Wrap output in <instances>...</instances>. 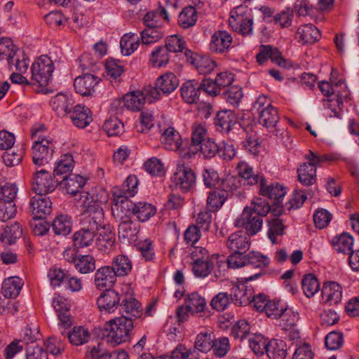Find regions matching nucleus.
<instances>
[{
  "label": "nucleus",
  "instance_id": "46",
  "mask_svg": "<svg viewBox=\"0 0 359 359\" xmlns=\"http://www.w3.org/2000/svg\"><path fill=\"white\" fill-rule=\"evenodd\" d=\"M332 243L338 252L349 254L353 250V238L347 233H343L334 237Z\"/></svg>",
  "mask_w": 359,
  "mask_h": 359
},
{
  "label": "nucleus",
  "instance_id": "32",
  "mask_svg": "<svg viewBox=\"0 0 359 359\" xmlns=\"http://www.w3.org/2000/svg\"><path fill=\"white\" fill-rule=\"evenodd\" d=\"M297 37L303 45H311L320 39V32L313 25H304L298 29Z\"/></svg>",
  "mask_w": 359,
  "mask_h": 359
},
{
  "label": "nucleus",
  "instance_id": "52",
  "mask_svg": "<svg viewBox=\"0 0 359 359\" xmlns=\"http://www.w3.org/2000/svg\"><path fill=\"white\" fill-rule=\"evenodd\" d=\"M302 287L304 294L310 298L316 294L320 289V283L316 276L313 273L304 275L302 280Z\"/></svg>",
  "mask_w": 359,
  "mask_h": 359
},
{
  "label": "nucleus",
  "instance_id": "15",
  "mask_svg": "<svg viewBox=\"0 0 359 359\" xmlns=\"http://www.w3.org/2000/svg\"><path fill=\"white\" fill-rule=\"evenodd\" d=\"M53 306L57 313L60 320V329L61 331L66 332L73 324V317L69 311V305L61 296L55 297L53 299Z\"/></svg>",
  "mask_w": 359,
  "mask_h": 359
},
{
  "label": "nucleus",
  "instance_id": "7",
  "mask_svg": "<svg viewBox=\"0 0 359 359\" xmlns=\"http://www.w3.org/2000/svg\"><path fill=\"white\" fill-rule=\"evenodd\" d=\"M191 258L194 276L203 278L211 273L215 266V259H216L213 255L210 257L208 250L201 247L195 248L191 252Z\"/></svg>",
  "mask_w": 359,
  "mask_h": 359
},
{
  "label": "nucleus",
  "instance_id": "49",
  "mask_svg": "<svg viewBox=\"0 0 359 359\" xmlns=\"http://www.w3.org/2000/svg\"><path fill=\"white\" fill-rule=\"evenodd\" d=\"M156 208L147 202L134 203V215L140 222H146L156 214Z\"/></svg>",
  "mask_w": 359,
  "mask_h": 359
},
{
  "label": "nucleus",
  "instance_id": "53",
  "mask_svg": "<svg viewBox=\"0 0 359 359\" xmlns=\"http://www.w3.org/2000/svg\"><path fill=\"white\" fill-rule=\"evenodd\" d=\"M197 12L194 7H185L178 16V24L183 29L193 27L197 21Z\"/></svg>",
  "mask_w": 359,
  "mask_h": 359
},
{
  "label": "nucleus",
  "instance_id": "37",
  "mask_svg": "<svg viewBox=\"0 0 359 359\" xmlns=\"http://www.w3.org/2000/svg\"><path fill=\"white\" fill-rule=\"evenodd\" d=\"M121 316L128 317L131 322L141 317V304L135 299H124L120 304Z\"/></svg>",
  "mask_w": 359,
  "mask_h": 359
},
{
  "label": "nucleus",
  "instance_id": "27",
  "mask_svg": "<svg viewBox=\"0 0 359 359\" xmlns=\"http://www.w3.org/2000/svg\"><path fill=\"white\" fill-rule=\"evenodd\" d=\"M73 124L80 128H84L93 121L91 111L81 104L74 106L69 114Z\"/></svg>",
  "mask_w": 359,
  "mask_h": 359
},
{
  "label": "nucleus",
  "instance_id": "54",
  "mask_svg": "<svg viewBox=\"0 0 359 359\" xmlns=\"http://www.w3.org/2000/svg\"><path fill=\"white\" fill-rule=\"evenodd\" d=\"M184 304L189 312L191 313L201 312L206 306L205 299L198 292H192L188 294Z\"/></svg>",
  "mask_w": 359,
  "mask_h": 359
},
{
  "label": "nucleus",
  "instance_id": "44",
  "mask_svg": "<svg viewBox=\"0 0 359 359\" xmlns=\"http://www.w3.org/2000/svg\"><path fill=\"white\" fill-rule=\"evenodd\" d=\"M132 266V262L128 257L118 255L113 259L111 268L113 269L116 276H125L131 271Z\"/></svg>",
  "mask_w": 359,
  "mask_h": 359
},
{
  "label": "nucleus",
  "instance_id": "19",
  "mask_svg": "<svg viewBox=\"0 0 359 359\" xmlns=\"http://www.w3.org/2000/svg\"><path fill=\"white\" fill-rule=\"evenodd\" d=\"M116 276L110 266L99 268L94 275V283L99 290L110 288L116 281Z\"/></svg>",
  "mask_w": 359,
  "mask_h": 359
},
{
  "label": "nucleus",
  "instance_id": "9",
  "mask_svg": "<svg viewBox=\"0 0 359 359\" xmlns=\"http://www.w3.org/2000/svg\"><path fill=\"white\" fill-rule=\"evenodd\" d=\"M262 273H256L249 277H242L238 278V284L234 285L231 289L230 297L231 302L239 306H245L249 305L250 299L252 295V290L248 289L245 285L249 281L257 279L262 276Z\"/></svg>",
  "mask_w": 359,
  "mask_h": 359
},
{
  "label": "nucleus",
  "instance_id": "62",
  "mask_svg": "<svg viewBox=\"0 0 359 359\" xmlns=\"http://www.w3.org/2000/svg\"><path fill=\"white\" fill-rule=\"evenodd\" d=\"M108 136H118L124 132L123 123L117 118H110L103 125Z\"/></svg>",
  "mask_w": 359,
  "mask_h": 359
},
{
  "label": "nucleus",
  "instance_id": "29",
  "mask_svg": "<svg viewBox=\"0 0 359 359\" xmlns=\"http://www.w3.org/2000/svg\"><path fill=\"white\" fill-rule=\"evenodd\" d=\"M74 101L66 94L58 93L51 99L52 109L59 115L69 114L73 109Z\"/></svg>",
  "mask_w": 359,
  "mask_h": 359
},
{
  "label": "nucleus",
  "instance_id": "6",
  "mask_svg": "<svg viewBox=\"0 0 359 359\" xmlns=\"http://www.w3.org/2000/svg\"><path fill=\"white\" fill-rule=\"evenodd\" d=\"M236 178L227 176L221 180L217 187L210 191L207 198V206L210 211H217L228 198L229 193L236 189Z\"/></svg>",
  "mask_w": 359,
  "mask_h": 359
},
{
  "label": "nucleus",
  "instance_id": "8",
  "mask_svg": "<svg viewBox=\"0 0 359 359\" xmlns=\"http://www.w3.org/2000/svg\"><path fill=\"white\" fill-rule=\"evenodd\" d=\"M179 86V79L172 72L161 75L155 82V86L146 88L147 95L154 100L160 99L162 95H168Z\"/></svg>",
  "mask_w": 359,
  "mask_h": 359
},
{
  "label": "nucleus",
  "instance_id": "34",
  "mask_svg": "<svg viewBox=\"0 0 359 359\" xmlns=\"http://www.w3.org/2000/svg\"><path fill=\"white\" fill-rule=\"evenodd\" d=\"M236 123L235 116L231 110L219 111L215 120L217 130L224 133H229Z\"/></svg>",
  "mask_w": 359,
  "mask_h": 359
},
{
  "label": "nucleus",
  "instance_id": "10",
  "mask_svg": "<svg viewBox=\"0 0 359 359\" xmlns=\"http://www.w3.org/2000/svg\"><path fill=\"white\" fill-rule=\"evenodd\" d=\"M53 70L52 60L47 55H41L31 67L32 79L41 86L48 85Z\"/></svg>",
  "mask_w": 359,
  "mask_h": 359
},
{
  "label": "nucleus",
  "instance_id": "20",
  "mask_svg": "<svg viewBox=\"0 0 359 359\" xmlns=\"http://www.w3.org/2000/svg\"><path fill=\"white\" fill-rule=\"evenodd\" d=\"M98 227L94 224H88L80 230L76 231L73 235L74 245L76 248H84L90 245L93 241Z\"/></svg>",
  "mask_w": 359,
  "mask_h": 359
},
{
  "label": "nucleus",
  "instance_id": "48",
  "mask_svg": "<svg viewBox=\"0 0 359 359\" xmlns=\"http://www.w3.org/2000/svg\"><path fill=\"white\" fill-rule=\"evenodd\" d=\"M72 226L71 217L65 215L57 216L52 224L53 230L56 235H68L72 231Z\"/></svg>",
  "mask_w": 359,
  "mask_h": 359
},
{
  "label": "nucleus",
  "instance_id": "45",
  "mask_svg": "<svg viewBox=\"0 0 359 359\" xmlns=\"http://www.w3.org/2000/svg\"><path fill=\"white\" fill-rule=\"evenodd\" d=\"M298 180L302 185L310 186L316 180V168L307 162L303 163L297 169Z\"/></svg>",
  "mask_w": 359,
  "mask_h": 359
},
{
  "label": "nucleus",
  "instance_id": "31",
  "mask_svg": "<svg viewBox=\"0 0 359 359\" xmlns=\"http://www.w3.org/2000/svg\"><path fill=\"white\" fill-rule=\"evenodd\" d=\"M181 96L188 104H196L199 101L201 88L198 82L191 80L184 82L180 88Z\"/></svg>",
  "mask_w": 359,
  "mask_h": 359
},
{
  "label": "nucleus",
  "instance_id": "38",
  "mask_svg": "<svg viewBox=\"0 0 359 359\" xmlns=\"http://www.w3.org/2000/svg\"><path fill=\"white\" fill-rule=\"evenodd\" d=\"M22 234V230L18 222H15L11 225H6L3 228L0 240L4 245H11L19 239Z\"/></svg>",
  "mask_w": 359,
  "mask_h": 359
},
{
  "label": "nucleus",
  "instance_id": "18",
  "mask_svg": "<svg viewBox=\"0 0 359 359\" xmlns=\"http://www.w3.org/2000/svg\"><path fill=\"white\" fill-rule=\"evenodd\" d=\"M233 38L226 31L215 32L211 36L210 50L215 53H226L231 47Z\"/></svg>",
  "mask_w": 359,
  "mask_h": 359
},
{
  "label": "nucleus",
  "instance_id": "30",
  "mask_svg": "<svg viewBox=\"0 0 359 359\" xmlns=\"http://www.w3.org/2000/svg\"><path fill=\"white\" fill-rule=\"evenodd\" d=\"M118 236L123 242L129 243L136 241L139 226L131 219L118 222Z\"/></svg>",
  "mask_w": 359,
  "mask_h": 359
},
{
  "label": "nucleus",
  "instance_id": "1",
  "mask_svg": "<svg viewBox=\"0 0 359 359\" xmlns=\"http://www.w3.org/2000/svg\"><path fill=\"white\" fill-rule=\"evenodd\" d=\"M270 210V205L265 200L257 198L252 201L250 206H246L241 216L235 221V226L243 228L248 236L257 234L262 229L263 217Z\"/></svg>",
  "mask_w": 359,
  "mask_h": 359
},
{
  "label": "nucleus",
  "instance_id": "55",
  "mask_svg": "<svg viewBox=\"0 0 359 359\" xmlns=\"http://www.w3.org/2000/svg\"><path fill=\"white\" fill-rule=\"evenodd\" d=\"M213 340L214 337H212V333L208 332H201L197 334L194 342V347L192 349H195L196 352L208 353L212 348Z\"/></svg>",
  "mask_w": 359,
  "mask_h": 359
},
{
  "label": "nucleus",
  "instance_id": "4",
  "mask_svg": "<svg viewBox=\"0 0 359 359\" xmlns=\"http://www.w3.org/2000/svg\"><path fill=\"white\" fill-rule=\"evenodd\" d=\"M161 142L165 150L177 152L182 158H191L196 154V151L188 147V141H183L180 133L173 127H168L163 131Z\"/></svg>",
  "mask_w": 359,
  "mask_h": 359
},
{
  "label": "nucleus",
  "instance_id": "12",
  "mask_svg": "<svg viewBox=\"0 0 359 359\" xmlns=\"http://www.w3.org/2000/svg\"><path fill=\"white\" fill-rule=\"evenodd\" d=\"M176 185L180 186L184 191L191 190L195 184L196 175L195 172L184 163L178 162L173 177Z\"/></svg>",
  "mask_w": 359,
  "mask_h": 359
},
{
  "label": "nucleus",
  "instance_id": "3",
  "mask_svg": "<svg viewBox=\"0 0 359 359\" xmlns=\"http://www.w3.org/2000/svg\"><path fill=\"white\" fill-rule=\"evenodd\" d=\"M229 24L231 29L243 36L253 33V16L252 10L245 4L233 8L230 12Z\"/></svg>",
  "mask_w": 359,
  "mask_h": 359
},
{
  "label": "nucleus",
  "instance_id": "33",
  "mask_svg": "<svg viewBox=\"0 0 359 359\" xmlns=\"http://www.w3.org/2000/svg\"><path fill=\"white\" fill-rule=\"evenodd\" d=\"M86 179L79 175L71 174L66 175L60 182L61 188L71 195H76L85 185Z\"/></svg>",
  "mask_w": 359,
  "mask_h": 359
},
{
  "label": "nucleus",
  "instance_id": "23",
  "mask_svg": "<svg viewBox=\"0 0 359 359\" xmlns=\"http://www.w3.org/2000/svg\"><path fill=\"white\" fill-rule=\"evenodd\" d=\"M146 100H148L149 103L154 101L153 99L149 98L146 92L144 91H133L127 93L124 95L123 102L124 107L131 111H140L144 106Z\"/></svg>",
  "mask_w": 359,
  "mask_h": 359
},
{
  "label": "nucleus",
  "instance_id": "24",
  "mask_svg": "<svg viewBox=\"0 0 359 359\" xmlns=\"http://www.w3.org/2000/svg\"><path fill=\"white\" fill-rule=\"evenodd\" d=\"M169 15L164 6L159 4L158 10L147 12L143 18V23L147 27L161 28L163 22H169Z\"/></svg>",
  "mask_w": 359,
  "mask_h": 359
},
{
  "label": "nucleus",
  "instance_id": "43",
  "mask_svg": "<svg viewBox=\"0 0 359 359\" xmlns=\"http://www.w3.org/2000/svg\"><path fill=\"white\" fill-rule=\"evenodd\" d=\"M269 359H285L287 355L286 344L280 339H272L268 342L266 351Z\"/></svg>",
  "mask_w": 359,
  "mask_h": 359
},
{
  "label": "nucleus",
  "instance_id": "13",
  "mask_svg": "<svg viewBox=\"0 0 359 359\" xmlns=\"http://www.w3.org/2000/svg\"><path fill=\"white\" fill-rule=\"evenodd\" d=\"M29 208L33 219H43L52 212V202L46 195L36 194L30 199Z\"/></svg>",
  "mask_w": 359,
  "mask_h": 359
},
{
  "label": "nucleus",
  "instance_id": "16",
  "mask_svg": "<svg viewBox=\"0 0 359 359\" xmlns=\"http://www.w3.org/2000/svg\"><path fill=\"white\" fill-rule=\"evenodd\" d=\"M100 79L93 74H85L74 79V86L77 93L82 96L92 95L95 91V86Z\"/></svg>",
  "mask_w": 359,
  "mask_h": 359
},
{
  "label": "nucleus",
  "instance_id": "21",
  "mask_svg": "<svg viewBox=\"0 0 359 359\" xmlns=\"http://www.w3.org/2000/svg\"><path fill=\"white\" fill-rule=\"evenodd\" d=\"M259 193L262 196L280 203L286 194V187L278 182L267 184L266 180L264 177L259 183Z\"/></svg>",
  "mask_w": 359,
  "mask_h": 359
},
{
  "label": "nucleus",
  "instance_id": "41",
  "mask_svg": "<svg viewBox=\"0 0 359 359\" xmlns=\"http://www.w3.org/2000/svg\"><path fill=\"white\" fill-rule=\"evenodd\" d=\"M279 121L278 110L273 106L258 114V122L266 128H275Z\"/></svg>",
  "mask_w": 359,
  "mask_h": 359
},
{
  "label": "nucleus",
  "instance_id": "5",
  "mask_svg": "<svg viewBox=\"0 0 359 359\" xmlns=\"http://www.w3.org/2000/svg\"><path fill=\"white\" fill-rule=\"evenodd\" d=\"M39 129H32V137L34 139L32 145V161L36 166L47 164L52 158L54 144L51 140L45 137L37 136Z\"/></svg>",
  "mask_w": 359,
  "mask_h": 359
},
{
  "label": "nucleus",
  "instance_id": "61",
  "mask_svg": "<svg viewBox=\"0 0 359 359\" xmlns=\"http://www.w3.org/2000/svg\"><path fill=\"white\" fill-rule=\"evenodd\" d=\"M185 46L186 41L184 38L178 35L168 36L165 42V48L168 53H182Z\"/></svg>",
  "mask_w": 359,
  "mask_h": 359
},
{
  "label": "nucleus",
  "instance_id": "50",
  "mask_svg": "<svg viewBox=\"0 0 359 359\" xmlns=\"http://www.w3.org/2000/svg\"><path fill=\"white\" fill-rule=\"evenodd\" d=\"M73 262L75 268L81 273H88L95 269V259L89 255L74 257Z\"/></svg>",
  "mask_w": 359,
  "mask_h": 359
},
{
  "label": "nucleus",
  "instance_id": "51",
  "mask_svg": "<svg viewBox=\"0 0 359 359\" xmlns=\"http://www.w3.org/2000/svg\"><path fill=\"white\" fill-rule=\"evenodd\" d=\"M140 45L139 37L133 33L124 34L120 41L121 53L124 55H131Z\"/></svg>",
  "mask_w": 359,
  "mask_h": 359
},
{
  "label": "nucleus",
  "instance_id": "40",
  "mask_svg": "<svg viewBox=\"0 0 359 359\" xmlns=\"http://www.w3.org/2000/svg\"><path fill=\"white\" fill-rule=\"evenodd\" d=\"M22 285L23 283L20 278L10 277L3 282L2 293L6 298H15L20 294Z\"/></svg>",
  "mask_w": 359,
  "mask_h": 359
},
{
  "label": "nucleus",
  "instance_id": "14",
  "mask_svg": "<svg viewBox=\"0 0 359 359\" xmlns=\"http://www.w3.org/2000/svg\"><path fill=\"white\" fill-rule=\"evenodd\" d=\"M134 203L125 197H114V204L111 206L112 216L116 222L130 219L134 215Z\"/></svg>",
  "mask_w": 359,
  "mask_h": 359
},
{
  "label": "nucleus",
  "instance_id": "56",
  "mask_svg": "<svg viewBox=\"0 0 359 359\" xmlns=\"http://www.w3.org/2000/svg\"><path fill=\"white\" fill-rule=\"evenodd\" d=\"M268 238L273 244L277 243V236H283L285 229L280 218H271L268 220Z\"/></svg>",
  "mask_w": 359,
  "mask_h": 359
},
{
  "label": "nucleus",
  "instance_id": "42",
  "mask_svg": "<svg viewBox=\"0 0 359 359\" xmlns=\"http://www.w3.org/2000/svg\"><path fill=\"white\" fill-rule=\"evenodd\" d=\"M18 52L11 39L4 37L0 39V60H6L9 67Z\"/></svg>",
  "mask_w": 359,
  "mask_h": 359
},
{
  "label": "nucleus",
  "instance_id": "11",
  "mask_svg": "<svg viewBox=\"0 0 359 359\" xmlns=\"http://www.w3.org/2000/svg\"><path fill=\"white\" fill-rule=\"evenodd\" d=\"M57 186V180H55L50 172L42 169L36 171L32 179V190L36 194L46 195L53 192Z\"/></svg>",
  "mask_w": 359,
  "mask_h": 359
},
{
  "label": "nucleus",
  "instance_id": "35",
  "mask_svg": "<svg viewBox=\"0 0 359 359\" xmlns=\"http://www.w3.org/2000/svg\"><path fill=\"white\" fill-rule=\"evenodd\" d=\"M63 336H67L69 341L74 346H81L87 343L90 338V334L88 330L83 326H76L69 332L61 331Z\"/></svg>",
  "mask_w": 359,
  "mask_h": 359
},
{
  "label": "nucleus",
  "instance_id": "39",
  "mask_svg": "<svg viewBox=\"0 0 359 359\" xmlns=\"http://www.w3.org/2000/svg\"><path fill=\"white\" fill-rule=\"evenodd\" d=\"M236 170L240 177L246 180L248 184L254 185L259 184L263 176L255 175L253 168L245 161H240L236 165Z\"/></svg>",
  "mask_w": 359,
  "mask_h": 359
},
{
  "label": "nucleus",
  "instance_id": "28",
  "mask_svg": "<svg viewBox=\"0 0 359 359\" xmlns=\"http://www.w3.org/2000/svg\"><path fill=\"white\" fill-rule=\"evenodd\" d=\"M321 294L325 303L330 305H336L341 300L342 287L337 282H326L323 286Z\"/></svg>",
  "mask_w": 359,
  "mask_h": 359
},
{
  "label": "nucleus",
  "instance_id": "22",
  "mask_svg": "<svg viewBox=\"0 0 359 359\" xmlns=\"http://www.w3.org/2000/svg\"><path fill=\"white\" fill-rule=\"evenodd\" d=\"M259 65L264 64L268 59L280 67H285L286 60L282 57L279 50L270 45H262L256 56Z\"/></svg>",
  "mask_w": 359,
  "mask_h": 359
},
{
  "label": "nucleus",
  "instance_id": "59",
  "mask_svg": "<svg viewBox=\"0 0 359 359\" xmlns=\"http://www.w3.org/2000/svg\"><path fill=\"white\" fill-rule=\"evenodd\" d=\"M142 43L144 45L154 43L159 41L164 36L161 28L147 27L140 33Z\"/></svg>",
  "mask_w": 359,
  "mask_h": 359
},
{
  "label": "nucleus",
  "instance_id": "63",
  "mask_svg": "<svg viewBox=\"0 0 359 359\" xmlns=\"http://www.w3.org/2000/svg\"><path fill=\"white\" fill-rule=\"evenodd\" d=\"M105 68L107 75L114 79H116L124 72L123 62L114 58H109L106 60Z\"/></svg>",
  "mask_w": 359,
  "mask_h": 359
},
{
  "label": "nucleus",
  "instance_id": "64",
  "mask_svg": "<svg viewBox=\"0 0 359 359\" xmlns=\"http://www.w3.org/2000/svg\"><path fill=\"white\" fill-rule=\"evenodd\" d=\"M170 359H197V353L195 349L187 348L184 345L180 344L168 355Z\"/></svg>",
  "mask_w": 359,
  "mask_h": 359
},
{
  "label": "nucleus",
  "instance_id": "57",
  "mask_svg": "<svg viewBox=\"0 0 359 359\" xmlns=\"http://www.w3.org/2000/svg\"><path fill=\"white\" fill-rule=\"evenodd\" d=\"M170 60V55L165 46H158L150 55L149 62L155 67L165 66Z\"/></svg>",
  "mask_w": 359,
  "mask_h": 359
},
{
  "label": "nucleus",
  "instance_id": "36",
  "mask_svg": "<svg viewBox=\"0 0 359 359\" xmlns=\"http://www.w3.org/2000/svg\"><path fill=\"white\" fill-rule=\"evenodd\" d=\"M138 180L136 176L129 175L123 182L121 187H114L113 197L130 198L137 193Z\"/></svg>",
  "mask_w": 359,
  "mask_h": 359
},
{
  "label": "nucleus",
  "instance_id": "58",
  "mask_svg": "<svg viewBox=\"0 0 359 359\" xmlns=\"http://www.w3.org/2000/svg\"><path fill=\"white\" fill-rule=\"evenodd\" d=\"M246 266L250 265L254 268L264 269L267 268L270 264V259L263 254L251 251L247 254Z\"/></svg>",
  "mask_w": 359,
  "mask_h": 359
},
{
  "label": "nucleus",
  "instance_id": "60",
  "mask_svg": "<svg viewBox=\"0 0 359 359\" xmlns=\"http://www.w3.org/2000/svg\"><path fill=\"white\" fill-rule=\"evenodd\" d=\"M83 194L81 197H85L86 201H90V203L104 204L109 199L108 192L101 187H96L90 192H83Z\"/></svg>",
  "mask_w": 359,
  "mask_h": 359
},
{
  "label": "nucleus",
  "instance_id": "25",
  "mask_svg": "<svg viewBox=\"0 0 359 359\" xmlns=\"http://www.w3.org/2000/svg\"><path fill=\"white\" fill-rule=\"evenodd\" d=\"M90 201H84L85 203H88L86 208V216L83 219V224H94L95 226L100 227L104 221V212L101 206V203H90Z\"/></svg>",
  "mask_w": 359,
  "mask_h": 359
},
{
  "label": "nucleus",
  "instance_id": "2",
  "mask_svg": "<svg viewBox=\"0 0 359 359\" xmlns=\"http://www.w3.org/2000/svg\"><path fill=\"white\" fill-rule=\"evenodd\" d=\"M133 327V322L128 317L121 316L110 320L105 325V330L109 331L107 341L112 346H116L129 341Z\"/></svg>",
  "mask_w": 359,
  "mask_h": 359
},
{
  "label": "nucleus",
  "instance_id": "26",
  "mask_svg": "<svg viewBox=\"0 0 359 359\" xmlns=\"http://www.w3.org/2000/svg\"><path fill=\"white\" fill-rule=\"evenodd\" d=\"M226 246L233 252H246L250 248V241L246 232L238 231L229 236Z\"/></svg>",
  "mask_w": 359,
  "mask_h": 359
},
{
  "label": "nucleus",
  "instance_id": "17",
  "mask_svg": "<svg viewBox=\"0 0 359 359\" xmlns=\"http://www.w3.org/2000/svg\"><path fill=\"white\" fill-rule=\"evenodd\" d=\"M119 294L114 290L107 289L97 299L99 309L103 312L111 313L120 306Z\"/></svg>",
  "mask_w": 359,
  "mask_h": 359
},
{
  "label": "nucleus",
  "instance_id": "47",
  "mask_svg": "<svg viewBox=\"0 0 359 359\" xmlns=\"http://www.w3.org/2000/svg\"><path fill=\"white\" fill-rule=\"evenodd\" d=\"M74 166V161L71 154H65L60 156L54 168V175L60 176L69 174Z\"/></svg>",
  "mask_w": 359,
  "mask_h": 359
}]
</instances>
